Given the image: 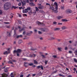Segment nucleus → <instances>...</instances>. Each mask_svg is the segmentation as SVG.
<instances>
[{"label":"nucleus","instance_id":"nucleus-34","mask_svg":"<svg viewBox=\"0 0 77 77\" xmlns=\"http://www.w3.org/2000/svg\"><path fill=\"white\" fill-rule=\"evenodd\" d=\"M45 31L44 32H48V29L45 28Z\"/></svg>","mask_w":77,"mask_h":77},{"label":"nucleus","instance_id":"nucleus-41","mask_svg":"<svg viewBox=\"0 0 77 77\" xmlns=\"http://www.w3.org/2000/svg\"><path fill=\"white\" fill-rule=\"evenodd\" d=\"M38 34H40V35L42 34V32H41L40 31H38Z\"/></svg>","mask_w":77,"mask_h":77},{"label":"nucleus","instance_id":"nucleus-18","mask_svg":"<svg viewBox=\"0 0 77 77\" xmlns=\"http://www.w3.org/2000/svg\"><path fill=\"white\" fill-rule=\"evenodd\" d=\"M25 28V26H24V27H23V28L21 30H19V31L20 32H21V31H24Z\"/></svg>","mask_w":77,"mask_h":77},{"label":"nucleus","instance_id":"nucleus-57","mask_svg":"<svg viewBox=\"0 0 77 77\" xmlns=\"http://www.w3.org/2000/svg\"><path fill=\"white\" fill-rule=\"evenodd\" d=\"M57 72V70H56L55 71L53 72V73L54 74V73H56Z\"/></svg>","mask_w":77,"mask_h":77},{"label":"nucleus","instance_id":"nucleus-55","mask_svg":"<svg viewBox=\"0 0 77 77\" xmlns=\"http://www.w3.org/2000/svg\"><path fill=\"white\" fill-rule=\"evenodd\" d=\"M34 32H35V33L37 32V30L36 29L34 30Z\"/></svg>","mask_w":77,"mask_h":77},{"label":"nucleus","instance_id":"nucleus-11","mask_svg":"<svg viewBox=\"0 0 77 77\" xmlns=\"http://www.w3.org/2000/svg\"><path fill=\"white\" fill-rule=\"evenodd\" d=\"M67 27L65 26H63L61 27V29L62 30H65V29H67Z\"/></svg>","mask_w":77,"mask_h":77},{"label":"nucleus","instance_id":"nucleus-45","mask_svg":"<svg viewBox=\"0 0 77 77\" xmlns=\"http://www.w3.org/2000/svg\"><path fill=\"white\" fill-rule=\"evenodd\" d=\"M30 7H28L26 9V10H27V11H29V10H30Z\"/></svg>","mask_w":77,"mask_h":77},{"label":"nucleus","instance_id":"nucleus-37","mask_svg":"<svg viewBox=\"0 0 77 77\" xmlns=\"http://www.w3.org/2000/svg\"><path fill=\"white\" fill-rule=\"evenodd\" d=\"M52 57H53V58H54L55 59L57 57L56 56V55H53L52 56Z\"/></svg>","mask_w":77,"mask_h":77},{"label":"nucleus","instance_id":"nucleus-33","mask_svg":"<svg viewBox=\"0 0 77 77\" xmlns=\"http://www.w3.org/2000/svg\"><path fill=\"white\" fill-rule=\"evenodd\" d=\"M73 60L76 63H77V60L75 59V58H74Z\"/></svg>","mask_w":77,"mask_h":77},{"label":"nucleus","instance_id":"nucleus-52","mask_svg":"<svg viewBox=\"0 0 77 77\" xmlns=\"http://www.w3.org/2000/svg\"><path fill=\"white\" fill-rule=\"evenodd\" d=\"M21 3L20 2L19 3L18 6H21Z\"/></svg>","mask_w":77,"mask_h":77},{"label":"nucleus","instance_id":"nucleus-53","mask_svg":"<svg viewBox=\"0 0 77 77\" xmlns=\"http://www.w3.org/2000/svg\"><path fill=\"white\" fill-rule=\"evenodd\" d=\"M46 5H48V6H51L50 4L48 3H47L46 4Z\"/></svg>","mask_w":77,"mask_h":77},{"label":"nucleus","instance_id":"nucleus-15","mask_svg":"<svg viewBox=\"0 0 77 77\" xmlns=\"http://www.w3.org/2000/svg\"><path fill=\"white\" fill-rule=\"evenodd\" d=\"M27 12H28V11L27 10V9H26L25 10H23V13H26Z\"/></svg>","mask_w":77,"mask_h":77},{"label":"nucleus","instance_id":"nucleus-62","mask_svg":"<svg viewBox=\"0 0 77 77\" xmlns=\"http://www.w3.org/2000/svg\"><path fill=\"white\" fill-rule=\"evenodd\" d=\"M30 75V74H29L26 77H29V76Z\"/></svg>","mask_w":77,"mask_h":77},{"label":"nucleus","instance_id":"nucleus-54","mask_svg":"<svg viewBox=\"0 0 77 77\" xmlns=\"http://www.w3.org/2000/svg\"><path fill=\"white\" fill-rule=\"evenodd\" d=\"M62 23H58V25H62Z\"/></svg>","mask_w":77,"mask_h":77},{"label":"nucleus","instance_id":"nucleus-32","mask_svg":"<svg viewBox=\"0 0 77 77\" xmlns=\"http://www.w3.org/2000/svg\"><path fill=\"white\" fill-rule=\"evenodd\" d=\"M22 42V40H20L19 41L18 43L19 44H21V43Z\"/></svg>","mask_w":77,"mask_h":77},{"label":"nucleus","instance_id":"nucleus-56","mask_svg":"<svg viewBox=\"0 0 77 77\" xmlns=\"http://www.w3.org/2000/svg\"><path fill=\"white\" fill-rule=\"evenodd\" d=\"M20 38H22L23 37V35H19Z\"/></svg>","mask_w":77,"mask_h":77},{"label":"nucleus","instance_id":"nucleus-7","mask_svg":"<svg viewBox=\"0 0 77 77\" xmlns=\"http://www.w3.org/2000/svg\"><path fill=\"white\" fill-rule=\"evenodd\" d=\"M38 69H39V68H41V69H42L43 70L44 69V68H43V66L42 65L40 66H37Z\"/></svg>","mask_w":77,"mask_h":77},{"label":"nucleus","instance_id":"nucleus-61","mask_svg":"<svg viewBox=\"0 0 77 77\" xmlns=\"http://www.w3.org/2000/svg\"><path fill=\"white\" fill-rule=\"evenodd\" d=\"M23 76H24V75H21L20 76V77H23Z\"/></svg>","mask_w":77,"mask_h":77},{"label":"nucleus","instance_id":"nucleus-42","mask_svg":"<svg viewBox=\"0 0 77 77\" xmlns=\"http://www.w3.org/2000/svg\"><path fill=\"white\" fill-rule=\"evenodd\" d=\"M2 69V66H0V71Z\"/></svg>","mask_w":77,"mask_h":77},{"label":"nucleus","instance_id":"nucleus-51","mask_svg":"<svg viewBox=\"0 0 77 77\" xmlns=\"http://www.w3.org/2000/svg\"><path fill=\"white\" fill-rule=\"evenodd\" d=\"M22 59H23V60H24V61H25V60H27L26 59L23 58Z\"/></svg>","mask_w":77,"mask_h":77},{"label":"nucleus","instance_id":"nucleus-2","mask_svg":"<svg viewBox=\"0 0 77 77\" xmlns=\"http://www.w3.org/2000/svg\"><path fill=\"white\" fill-rule=\"evenodd\" d=\"M54 5L55 6V10L54 11V12L55 13H57L58 12V11H57V9H58L57 3L56 2H55L54 3Z\"/></svg>","mask_w":77,"mask_h":77},{"label":"nucleus","instance_id":"nucleus-8","mask_svg":"<svg viewBox=\"0 0 77 77\" xmlns=\"http://www.w3.org/2000/svg\"><path fill=\"white\" fill-rule=\"evenodd\" d=\"M50 9H51L52 11H53L54 12V11H55V10H54V8L53 6H51L50 8Z\"/></svg>","mask_w":77,"mask_h":77},{"label":"nucleus","instance_id":"nucleus-35","mask_svg":"<svg viewBox=\"0 0 77 77\" xmlns=\"http://www.w3.org/2000/svg\"><path fill=\"white\" fill-rule=\"evenodd\" d=\"M33 13L32 11H30L29 12V15H32V14Z\"/></svg>","mask_w":77,"mask_h":77},{"label":"nucleus","instance_id":"nucleus-24","mask_svg":"<svg viewBox=\"0 0 77 77\" xmlns=\"http://www.w3.org/2000/svg\"><path fill=\"white\" fill-rule=\"evenodd\" d=\"M17 28H16L15 30H14V36H16V35L15 34V32H16V30H17Z\"/></svg>","mask_w":77,"mask_h":77},{"label":"nucleus","instance_id":"nucleus-47","mask_svg":"<svg viewBox=\"0 0 77 77\" xmlns=\"http://www.w3.org/2000/svg\"><path fill=\"white\" fill-rule=\"evenodd\" d=\"M42 56L43 57V58H45V56L44 55H42Z\"/></svg>","mask_w":77,"mask_h":77},{"label":"nucleus","instance_id":"nucleus-6","mask_svg":"<svg viewBox=\"0 0 77 77\" xmlns=\"http://www.w3.org/2000/svg\"><path fill=\"white\" fill-rule=\"evenodd\" d=\"M1 75H2V77H7L8 76V74L5 73L1 74Z\"/></svg>","mask_w":77,"mask_h":77},{"label":"nucleus","instance_id":"nucleus-29","mask_svg":"<svg viewBox=\"0 0 77 77\" xmlns=\"http://www.w3.org/2000/svg\"><path fill=\"white\" fill-rule=\"evenodd\" d=\"M35 10H36V11H37L38 12V11H39V9H38V7H35Z\"/></svg>","mask_w":77,"mask_h":77},{"label":"nucleus","instance_id":"nucleus-30","mask_svg":"<svg viewBox=\"0 0 77 77\" xmlns=\"http://www.w3.org/2000/svg\"><path fill=\"white\" fill-rule=\"evenodd\" d=\"M34 62L35 64H38V62L36 60H34Z\"/></svg>","mask_w":77,"mask_h":77},{"label":"nucleus","instance_id":"nucleus-26","mask_svg":"<svg viewBox=\"0 0 77 77\" xmlns=\"http://www.w3.org/2000/svg\"><path fill=\"white\" fill-rule=\"evenodd\" d=\"M29 0H23V2H25L26 3H29Z\"/></svg>","mask_w":77,"mask_h":77},{"label":"nucleus","instance_id":"nucleus-63","mask_svg":"<svg viewBox=\"0 0 77 77\" xmlns=\"http://www.w3.org/2000/svg\"><path fill=\"white\" fill-rule=\"evenodd\" d=\"M68 77H72V76H71V75H69L68 76Z\"/></svg>","mask_w":77,"mask_h":77},{"label":"nucleus","instance_id":"nucleus-58","mask_svg":"<svg viewBox=\"0 0 77 77\" xmlns=\"http://www.w3.org/2000/svg\"><path fill=\"white\" fill-rule=\"evenodd\" d=\"M8 36H9V37H10V36H11L10 33H9V34H8Z\"/></svg>","mask_w":77,"mask_h":77},{"label":"nucleus","instance_id":"nucleus-14","mask_svg":"<svg viewBox=\"0 0 77 77\" xmlns=\"http://www.w3.org/2000/svg\"><path fill=\"white\" fill-rule=\"evenodd\" d=\"M29 5L30 6H35V5L34 3H32V2H30Z\"/></svg>","mask_w":77,"mask_h":77},{"label":"nucleus","instance_id":"nucleus-10","mask_svg":"<svg viewBox=\"0 0 77 77\" xmlns=\"http://www.w3.org/2000/svg\"><path fill=\"white\" fill-rule=\"evenodd\" d=\"M9 53H10V51H7L4 52L3 54H4L6 55V54H9Z\"/></svg>","mask_w":77,"mask_h":77},{"label":"nucleus","instance_id":"nucleus-17","mask_svg":"<svg viewBox=\"0 0 77 77\" xmlns=\"http://www.w3.org/2000/svg\"><path fill=\"white\" fill-rule=\"evenodd\" d=\"M22 2V6L23 7H24V5H26V2H22V1H21Z\"/></svg>","mask_w":77,"mask_h":77},{"label":"nucleus","instance_id":"nucleus-43","mask_svg":"<svg viewBox=\"0 0 77 77\" xmlns=\"http://www.w3.org/2000/svg\"><path fill=\"white\" fill-rule=\"evenodd\" d=\"M8 63H11V64H12V62L11 61H9L8 62Z\"/></svg>","mask_w":77,"mask_h":77},{"label":"nucleus","instance_id":"nucleus-28","mask_svg":"<svg viewBox=\"0 0 77 77\" xmlns=\"http://www.w3.org/2000/svg\"><path fill=\"white\" fill-rule=\"evenodd\" d=\"M10 76L11 77H14V74L13 73H11L10 74Z\"/></svg>","mask_w":77,"mask_h":77},{"label":"nucleus","instance_id":"nucleus-12","mask_svg":"<svg viewBox=\"0 0 77 77\" xmlns=\"http://www.w3.org/2000/svg\"><path fill=\"white\" fill-rule=\"evenodd\" d=\"M39 12L40 13H42V14H45V12H44V11L42 10H40L39 11Z\"/></svg>","mask_w":77,"mask_h":77},{"label":"nucleus","instance_id":"nucleus-3","mask_svg":"<svg viewBox=\"0 0 77 77\" xmlns=\"http://www.w3.org/2000/svg\"><path fill=\"white\" fill-rule=\"evenodd\" d=\"M21 52V50L20 49H18L17 50H14L13 52V53H19Z\"/></svg>","mask_w":77,"mask_h":77},{"label":"nucleus","instance_id":"nucleus-1","mask_svg":"<svg viewBox=\"0 0 77 77\" xmlns=\"http://www.w3.org/2000/svg\"><path fill=\"white\" fill-rule=\"evenodd\" d=\"M11 4L9 2H7L5 3L4 5V9L5 11H7L11 8Z\"/></svg>","mask_w":77,"mask_h":77},{"label":"nucleus","instance_id":"nucleus-49","mask_svg":"<svg viewBox=\"0 0 77 77\" xmlns=\"http://www.w3.org/2000/svg\"><path fill=\"white\" fill-rule=\"evenodd\" d=\"M69 53H70V54H71V53H72V51H69Z\"/></svg>","mask_w":77,"mask_h":77},{"label":"nucleus","instance_id":"nucleus-50","mask_svg":"<svg viewBox=\"0 0 77 77\" xmlns=\"http://www.w3.org/2000/svg\"><path fill=\"white\" fill-rule=\"evenodd\" d=\"M53 24H57V22H54Z\"/></svg>","mask_w":77,"mask_h":77},{"label":"nucleus","instance_id":"nucleus-46","mask_svg":"<svg viewBox=\"0 0 77 77\" xmlns=\"http://www.w3.org/2000/svg\"><path fill=\"white\" fill-rule=\"evenodd\" d=\"M26 31L23 32V35H26Z\"/></svg>","mask_w":77,"mask_h":77},{"label":"nucleus","instance_id":"nucleus-23","mask_svg":"<svg viewBox=\"0 0 77 77\" xmlns=\"http://www.w3.org/2000/svg\"><path fill=\"white\" fill-rule=\"evenodd\" d=\"M4 71L5 72H8V69L7 68H5L4 69Z\"/></svg>","mask_w":77,"mask_h":77},{"label":"nucleus","instance_id":"nucleus-16","mask_svg":"<svg viewBox=\"0 0 77 77\" xmlns=\"http://www.w3.org/2000/svg\"><path fill=\"white\" fill-rule=\"evenodd\" d=\"M60 30V28H57L54 29L55 31H57V30Z\"/></svg>","mask_w":77,"mask_h":77},{"label":"nucleus","instance_id":"nucleus-20","mask_svg":"<svg viewBox=\"0 0 77 77\" xmlns=\"http://www.w3.org/2000/svg\"><path fill=\"white\" fill-rule=\"evenodd\" d=\"M40 30H42V31L44 32V31H45V28H41L40 29Z\"/></svg>","mask_w":77,"mask_h":77},{"label":"nucleus","instance_id":"nucleus-38","mask_svg":"<svg viewBox=\"0 0 77 77\" xmlns=\"http://www.w3.org/2000/svg\"><path fill=\"white\" fill-rule=\"evenodd\" d=\"M6 27L8 29H10V28H11V26H7Z\"/></svg>","mask_w":77,"mask_h":77},{"label":"nucleus","instance_id":"nucleus-59","mask_svg":"<svg viewBox=\"0 0 77 77\" xmlns=\"http://www.w3.org/2000/svg\"><path fill=\"white\" fill-rule=\"evenodd\" d=\"M68 49V47H66L65 48V50H67Z\"/></svg>","mask_w":77,"mask_h":77},{"label":"nucleus","instance_id":"nucleus-27","mask_svg":"<svg viewBox=\"0 0 77 77\" xmlns=\"http://www.w3.org/2000/svg\"><path fill=\"white\" fill-rule=\"evenodd\" d=\"M59 76H60V77H65V75H62L60 74L59 75Z\"/></svg>","mask_w":77,"mask_h":77},{"label":"nucleus","instance_id":"nucleus-60","mask_svg":"<svg viewBox=\"0 0 77 77\" xmlns=\"http://www.w3.org/2000/svg\"><path fill=\"white\" fill-rule=\"evenodd\" d=\"M51 39H55V38L54 37H51Z\"/></svg>","mask_w":77,"mask_h":77},{"label":"nucleus","instance_id":"nucleus-40","mask_svg":"<svg viewBox=\"0 0 77 77\" xmlns=\"http://www.w3.org/2000/svg\"><path fill=\"white\" fill-rule=\"evenodd\" d=\"M3 2H8V1H9V0H2Z\"/></svg>","mask_w":77,"mask_h":77},{"label":"nucleus","instance_id":"nucleus-21","mask_svg":"<svg viewBox=\"0 0 77 77\" xmlns=\"http://www.w3.org/2000/svg\"><path fill=\"white\" fill-rule=\"evenodd\" d=\"M62 21H65L66 22H67L68 21V20L66 19H63L62 20Z\"/></svg>","mask_w":77,"mask_h":77},{"label":"nucleus","instance_id":"nucleus-48","mask_svg":"<svg viewBox=\"0 0 77 77\" xmlns=\"http://www.w3.org/2000/svg\"><path fill=\"white\" fill-rule=\"evenodd\" d=\"M36 75V74H33L32 75V77H34V76H35V75Z\"/></svg>","mask_w":77,"mask_h":77},{"label":"nucleus","instance_id":"nucleus-31","mask_svg":"<svg viewBox=\"0 0 77 77\" xmlns=\"http://www.w3.org/2000/svg\"><path fill=\"white\" fill-rule=\"evenodd\" d=\"M61 8L63 10L64 9V8H65V7L64 6H62L61 7Z\"/></svg>","mask_w":77,"mask_h":77},{"label":"nucleus","instance_id":"nucleus-36","mask_svg":"<svg viewBox=\"0 0 77 77\" xmlns=\"http://www.w3.org/2000/svg\"><path fill=\"white\" fill-rule=\"evenodd\" d=\"M35 50H36V49H34L33 48H31V50H32V51H35Z\"/></svg>","mask_w":77,"mask_h":77},{"label":"nucleus","instance_id":"nucleus-25","mask_svg":"<svg viewBox=\"0 0 77 77\" xmlns=\"http://www.w3.org/2000/svg\"><path fill=\"white\" fill-rule=\"evenodd\" d=\"M36 55L35 54H32V55H30V57H35Z\"/></svg>","mask_w":77,"mask_h":77},{"label":"nucleus","instance_id":"nucleus-13","mask_svg":"<svg viewBox=\"0 0 77 77\" xmlns=\"http://www.w3.org/2000/svg\"><path fill=\"white\" fill-rule=\"evenodd\" d=\"M57 18L58 20H60V19H61V18H62L63 17L61 16H58L57 17Z\"/></svg>","mask_w":77,"mask_h":77},{"label":"nucleus","instance_id":"nucleus-9","mask_svg":"<svg viewBox=\"0 0 77 77\" xmlns=\"http://www.w3.org/2000/svg\"><path fill=\"white\" fill-rule=\"evenodd\" d=\"M25 65H26V64H27V65H29V66H33V63H25Z\"/></svg>","mask_w":77,"mask_h":77},{"label":"nucleus","instance_id":"nucleus-19","mask_svg":"<svg viewBox=\"0 0 77 77\" xmlns=\"http://www.w3.org/2000/svg\"><path fill=\"white\" fill-rule=\"evenodd\" d=\"M36 23L38 24H41V25H42V24H43V23H42L39 21H37Z\"/></svg>","mask_w":77,"mask_h":77},{"label":"nucleus","instance_id":"nucleus-64","mask_svg":"<svg viewBox=\"0 0 77 77\" xmlns=\"http://www.w3.org/2000/svg\"><path fill=\"white\" fill-rule=\"evenodd\" d=\"M75 53H76V55H77V49L76 50V51H75Z\"/></svg>","mask_w":77,"mask_h":77},{"label":"nucleus","instance_id":"nucleus-4","mask_svg":"<svg viewBox=\"0 0 77 77\" xmlns=\"http://www.w3.org/2000/svg\"><path fill=\"white\" fill-rule=\"evenodd\" d=\"M66 14H71V13H72V11L71 10L69 9H67L66 11Z\"/></svg>","mask_w":77,"mask_h":77},{"label":"nucleus","instance_id":"nucleus-44","mask_svg":"<svg viewBox=\"0 0 77 77\" xmlns=\"http://www.w3.org/2000/svg\"><path fill=\"white\" fill-rule=\"evenodd\" d=\"M2 13H3L2 11L1 10H0V15H1V14H2Z\"/></svg>","mask_w":77,"mask_h":77},{"label":"nucleus","instance_id":"nucleus-5","mask_svg":"<svg viewBox=\"0 0 77 77\" xmlns=\"http://www.w3.org/2000/svg\"><path fill=\"white\" fill-rule=\"evenodd\" d=\"M38 8H39V9H43L44 8V6L43 5H41V4H38Z\"/></svg>","mask_w":77,"mask_h":77},{"label":"nucleus","instance_id":"nucleus-39","mask_svg":"<svg viewBox=\"0 0 77 77\" xmlns=\"http://www.w3.org/2000/svg\"><path fill=\"white\" fill-rule=\"evenodd\" d=\"M47 63H48V61L45 60V65H47Z\"/></svg>","mask_w":77,"mask_h":77},{"label":"nucleus","instance_id":"nucleus-22","mask_svg":"<svg viewBox=\"0 0 77 77\" xmlns=\"http://www.w3.org/2000/svg\"><path fill=\"white\" fill-rule=\"evenodd\" d=\"M57 49L59 51H62V48H58Z\"/></svg>","mask_w":77,"mask_h":77}]
</instances>
